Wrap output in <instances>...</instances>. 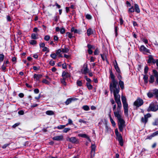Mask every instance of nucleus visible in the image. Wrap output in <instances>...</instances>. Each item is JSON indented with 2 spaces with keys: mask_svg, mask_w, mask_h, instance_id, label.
<instances>
[{
  "mask_svg": "<svg viewBox=\"0 0 158 158\" xmlns=\"http://www.w3.org/2000/svg\"><path fill=\"white\" fill-rule=\"evenodd\" d=\"M140 51L144 54H145L147 53H150L149 50L147 49L143 45H142L141 46L140 48Z\"/></svg>",
  "mask_w": 158,
  "mask_h": 158,
  "instance_id": "0eeeda50",
  "label": "nucleus"
},
{
  "mask_svg": "<svg viewBox=\"0 0 158 158\" xmlns=\"http://www.w3.org/2000/svg\"><path fill=\"white\" fill-rule=\"evenodd\" d=\"M56 54L55 53H53L50 55V56L53 59H55L56 56Z\"/></svg>",
  "mask_w": 158,
  "mask_h": 158,
  "instance_id": "58836bf2",
  "label": "nucleus"
},
{
  "mask_svg": "<svg viewBox=\"0 0 158 158\" xmlns=\"http://www.w3.org/2000/svg\"><path fill=\"white\" fill-rule=\"evenodd\" d=\"M38 35L35 33H32L31 35V38L33 39H36L38 38Z\"/></svg>",
  "mask_w": 158,
  "mask_h": 158,
  "instance_id": "6ab92c4d",
  "label": "nucleus"
},
{
  "mask_svg": "<svg viewBox=\"0 0 158 158\" xmlns=\"http://www.w3.org/2000/svg\"><path fill=\"white\" fill-rule=\"evenodd\" d=\"M34 92L36 94H38L39 92V91L38 89H35L34 90Z\"/></svg>",
  "mask_w": 158,
  "mask_h": 158,
  "instance_id": "680f3d73",
  "label": "nucleus"
},
{
  "mask_svg": "<svg viewBox=\"0 0 158 158\" xmlns=\"http://www.w3.org/2000/svg\"><path fill=\"white\" fill-rule=\"evenodd\" d=\"M50 36L49 35H46L44 37V39L45 40L48 41L50 39Z\"/></svg>",
  "mask_w": 158,
  "mask_h": 158,
  "instance_id": "c9c22d12",
  "label": "nucleus"
},
{
  "mask_svg": "<svg viewBox=\"0 0 158 158\" xmlns=\"http://www.w3.org/2000/svg\"><path fill=\"white\" fill-rule=\"evenodd\" d=\"M122 101L123 103L125 114L128 116V104L127 102L126 98L123 96H121Z\"/></svg>",
  "mask_w": 158,
  "mask_h": 158,
  "instance_id": "7ed1b4c3",
  "label": "nucleus"
},
{
  "mask_svg": "<svg viewBox=\"0 0 158 158\" xmlns=\"http://www.w3.org/2000/svg\"><path fill=\"white\" fill-rule=\"evenodd\" d=\"M154 94L153 93V92H152L151 91L147 93V96L149 98H151L154 95Z\"/></svg>",
  "mask_w": 158,
  "mask_h": 158,
  "instance_id": "5701e85b",
  "label": "nucleus"
},
{
  "mask_svg": "<svg viewBox=\"0 0 158 158\" xmlns=\"http://www.w3.org/2000/svg\"><path fill=\"white\" fill-rule=\"evenodd\" d=\"M86 85L88 89H91L92 88V86L89 83H87Z\"/></svg>",
  "mask_w": 158,
  "mask_h": 158,
  "instance_id": "c85d7f7f",
  "label": "nucleus"
},
{
  "mask_svg": "<svg viewBox=\"0 0 158 158\" xmlns=\"http://www.w3.org/2000/svg\"><path fill=\"white\" fill-rule=\"evenodd\" d=\"M42 82L46 84H47L48 85L49 84V82L46 79L43 80L42 81Z\"/></svg>",
  "mask_w": 158,
  "mask_h": 158,
  "instance_id": "49530a36",
  "label": "nucleus"
},
{
  "mask_svg": "<svg viewBox=\"0 0 158 158\" xmlns=\"http://www.w3.org/2000/svg\"><path fill=\"white\" fill-rule=\"evenodd\" d=\"M10 144H6L2 146V148H6Z\"/></svg>",
  "mask_w": 158,
  "mask_h": 158,
  "instance_id": "69168bd1",
  "label": "nucleus"
},
{
  "mask_svg": "<svg viewBox=\"0 0 158 158\" xmlns=\"http://www.w3.org/2000/svg\"><path fill=\"white\" fill-rule=\"evenodd\" d=\"M19 123H16L13 126H12V127L14 128H15L16 127L18 126H19Z\"/></svg>",
  "mask_w": 158,
  "mask_h": 158,
  "instance_id": "774afa93",
  "label": "nucleus"
},
{
  "mask_svg": "<svg viewBox=\"0 0 158 158\" xmlns=\"http://www.w3.org/2000/svg\"><path fill=\"white\" fill-rule=\"evenodd\" d=\"M73 100L72 98H69L65 102V103L66 105H68Z\"/></svg>",
  "mask_w": 158,
  "mask_h": 158,
  "instance_id": "a211bd4d",
  "label": "nucleus"
},
{
  "mask_svg": "<svg viewBox=\"0 0 158 158\" xmlns=\"http://www.w3.org/2000/svg\"><path fill=\"white\" fill-rule=\"evenodd\" d=\"M62 67L63 69H66L67 68L66 64L65 63H64L63 64H62Z\"/></svg>",
  "mask_w": 158,
  "mask_h": 158,
  "instance_id": "052dcab7",
  "label": "nucleus"
},
{
  "mask_svg": "<svg viewBox=\"0 0 158 158\" xmlns=\"http://www.w3.org/2000/svg\"><path fill=\"white\" fill-rule=\"evenodd\" d=\"M4 55L3 54H0V62H2L4 60Z\"/></svg>",
  "mask_w": 158,
  "mask_h": 158,
  "instance_id": "f704fd0d",
  "label": "nucleus"
},
{
  "mask_svg": "<svg viewBox=\"0 0 158 158\" xmlns=\"http://www.w3.org/2000/svg\"><path fill=\"white\" fill-rule=\"evenodd\" d=\"M133 26L134 27H135V26L137 27L138 26V24H137V23L135 21H133Z\"/></svg>",
  "mask_w": 158,
  "mask_h": 158,
  "instance_id": "338daca9",
  "label": "nucleus"
},
{
  "mask_svg": "<svg viewBox=\"0 0 158 158\" xmlns=\"http://www.w3.org/2000/svg\"><path fill=\"white\" fill-rule=\"evenodd\" d=\"M66 35H68L69 38H71L73 36H72V34L69 32H67L66 33Z\"/></svg>",
  "mask_w": 158,
  "mask_h": 158,
  "instance_id": "c03bdc74",
  "label": "nucleus"
},
{
  "mask_svg": "<svg viewBox=\"0 0 158 158\" xmlns=\"http://www.w3.org/2000/svg\"><path fill=\"white\" fill-rule=\"evenodd\" d=\"M143 103V100L142 99L139 98L135 102L134 105L137 107H139L142 105Z\"/></svg>",
  "mask_w": 158,
  "mask_h": 158,
  "instance_id": "39448f33",
  "label": "nucleus"
},
{
  "mask_svg": "<svg viewBox=\"0 0 158 158\" xmlns=\"http://www.w3.org/2000/svg\"><path fill=\"white\" fill-rule=\"evenodd\" d=\"M115 102L117 103L118 106L117 110L114 111V114L118 120V125L119 130L120 131L122 132L123 128L125 127V121L122 118L120 114L122 108V104L120 100L115 101Z\"/></svg>",
  "mask_w": 158,
  "mask_h": 158,
  "instance_id": "f03ea898",
  "label": "nucleus"
},
{
  "mask_svg": "<svg viewBox=\"0 0 158 158\" xmlns=\"http://www.w3.org/2000/svg\"><path fill=\"white\" fill-rule=\"evenodd\" d=\"M141 121L142 122L144 123L145 124L148 121V119L144 117H142L141 118Z\"/></svg>",
  "mask_w": 158,
  "mask_h": 158,
  "instance_id": "7c9ffc66",
  "label": "nucleus"
},
{
  "mask_svg": "<svg viewBox=\"0 0 158 158\" xmlns=\"http://www.w3.org/2000/svg\"><path fill=\"white\" fill-rule=\"evenodd\" d=\"M135 11L137 13H139L140 12V9L138 5L135 4Z\"/></svg>",
  "mask_w": 158,
  "mask_h": 158,
  "instance_id": "ddd939ff",
  "label": "nucleus"
},
{
  "mask_svg": "<svg viewBox=\"0 0 158 158\" xmlns=\"http://www.w3.org/2000/svg\"><path fill=\"white\" fill-rule=\"evenodd\" d=\"M82 109L88 111L89 110V108L88 106L85 105L82 107Z\"/></svg>",
  "mask_w": 158,
  "mask_h": 158,
  "instance_id": "a878e982",
  "label": "nucleus"
},
{
  "mask_svg": "<svg viewBox=\"0 0 158 158\" xmlns=\"http://www.w3.org/2000/svg\"><path fill=\"white\" fill-rule=\"evenodd\" d=\"M46 113L48 115H52L54 114V112L52 110H48L46 112Z\"/></svg>",
  "mask_w": 158,
  "mask_h": 158,
  "instance_id": "4be33fe9",
  "label": "nucleus"
},
{
  "mask_svg": "<svg viewBox=\"0 0 158 158\" xmlns=\"http://www.w3.org/2000/svg\"><path fill=\"white\" fill-rule=\"evenodd\" d=\"M158 110V105L155 104L154 103H152L150 104L148 108L149 111H155Z\"/></svg>",
  "mask_w": 158,
  "mask_h": 158,
  "instance_id": "20e7f679",
  "label": "nucleus"
},
{
  "mask_svg": "<svg viewBox=\"0 0 158 158\" xmlns=\"http://www.w3.org/2000/svg\"><path fill=\"white\" fill-rule=\"evenodd\" d=\"M43 48H44L42 49V51L43 52L47 51V52H49V50L47 47H45Z\"/></svg>",
  "mask_w": 158,
  "mask_h": 158,
  "instance_id": "37998d69",
  "label": "nucleus"
},
{
  "mask_svg": "<svg viewBox=\"0 0 158 158\" xmlns=\"http://www.w3.org/2000/svg\"><path fill=\"white\" fill-rule=\"evenodd\" d=\"M77 84L78 86H82V83L81 81H80L79 80H77Z\"/></svg>",
  "mask_w": 158,
  "mask_h": 158,
  "instance_id": "cd10ccee",
  "label": "nucleus"
},
{
  "mask_svg": "<svg viewBox=\"0 0 158 158\" xmlns=\"http://www.w3.org/2000/svg\"><path fill=\"white\" fill-rule=\"evenodd\" d=\"M128 11L129 13L133 12L134 11V9L133 8V7L132 6L129 9Z\"/></svg>",
  "mask_w": 158,
  "mask_h": 158,
  "instance_id": "473e14b6",
  "label": "nucleus"
},
{
  "mask_svg": "<svg viewBox=\"0 0 158 158\" xmlns=\"http://www.w3.org/2000/svg\"><path fill=\"white\" fill-rule=\"evenodd\" d=\"M62 76L63 78L66 79L67 78L70 77V75L68 73L64 71L62 73Z\"/></svg>",
  "mask_w": 158,
  "mask_h": 158,
  "instance_id": "9d476101",
  "label": "nucleus"
},
{
  "mask_svg": "<svg viewBox=\"0 0 158 158\" xmlns=\"http://www.w3.org/2000/svg\"><path fill=\"white\" fill-rule=\"evenodd\" d=\"M71 31L72 32H73L74 33H79L80 31L77 29H75L74 27H73L72 28Z\"/></svg>",
  "mask_w": 158,
  "mask_h": 158,
  "instance_id": "aec40b11",
  "label": "nucleus"
},
{
  "mask_svg": "<svg viewBox=\"0 0 158 158\" xmlns=\"http://www.w3.org/2000/svg\"><path fill=\"white\" fill-rule=\"evenodd\" d=\"M110 73L112 80V81L110 85V92L111 93L113 92L115 101L120 100V95L118 94L119 92V87L118 85V82L115 79V76L111 71H110Z\"/></svg>",
  "mask_w": 158,
  "mask_h": 158,
  "instance_id": "f257e3e1",
  "label": "nucleus"
},
{
  "mask_svg": "<svg viewBox=\"0 0 158 158\" xmlns=\"http://www.w3.org/2000/svg\"><path fill=\"white\" fill-rule=\"evenodd\" d=\"M94 53L95 55H97L99 53V51L97 49H95V51L94 52Z\"/></svg>",
  "mask_w": 158,
  "mask_h": 158,
  "instance_id": "4d7b16f0",
  "label": "nucleus"
},
{
  "mask_svg": "<svg viewBox=\"0 0 158 158\" xmlns=\"http://www.w3.org/2000/svg\"><path fill=\"white\" fill-rule=\"evenodd\" d=\"M143 78L144 80V82L146 83H147L148 82V76L145 75H144L143 76Z\"/></svg>",
  "mask_w": 158,
  "mask_h": 158,
  "instance_id": "72a5a7b5",
  "label": "nucleus"
},
{
  "mask_svg": "<svg viewBox=\"0 0 158 158\" xmlns=\"http://www.w3.org/2000/svg\"><path fill=\"white\" fill-rule=\"evenodd\" d=\"M68 124H73V121L70 118H69L68 119Z\"/></svg>",
  "mask_w": 158,
  "mask_h": 158,
  "instance_id": "13d9d810",
  "label": "nucleus"
},
{
  "mask_svg": "<svg viewBox=\"0 0 158 158\" xmlns=\"http://www.w3.org/2000/svg\"><path fill=\"white\" fill-rule=\"evenodd\" d=\"M92 151H95V146L94 144H92L91 146Z\"/></svg>",
  "mask_w": 158,
  "mask_h": 158,
  "instance_id": "5fc2aeb1",
  "label": "nucleus"
},
{
  "mask_svg": "<svg viewBox=\"0 0 158 158\" xmlns=\"http://www.w3.org/2000/svg\"><path fill=\"white\" fill-rule=\"evenodd\" d=\"M61 52H62V50L60 49H59L56 51V54L57 55H58Z\"/></svg>",
  "mask_w": 158,
  "mask_h": 158,
  "instance_id": "de8ad7c7",
  "label": "nucleus"
},
{
  "mask_svg": "<svg viewBox=\"0 0 158 158\" xmlns=\"http://www.w3.org/2000/svg\"><path fill=\"white\" fill-rule=\"evenodd\" d=\"M151 116V115L149 114H147L146 115H144V117L146 118H147V119L148 120V118H149Z\"/></svg>",
  "mask_w": 158,
  "mask_h": 158,
  "instance_id": "603ef678",
  "label": "nucleus"
},
{
  "mask_svg": "<svg viewBox=\"0 0 158 158\" xmlns=\"http://www.w3.org/2000/svg\"><path fill=\"white\" fill-rule=\"evenodd\" d=\"M89 72V69L88 68L87 65H86V66L84 68L83 72V73L84 74H86L88 73Z\"/></svg>",
  "mask_w": 158,
  "mask_h": 158,
  "instance_id": "f3484780",
  "label": "nucleus"
},
{
  "mask_svg": "<svg viewBox=\"0 0 158 158\" xmlns=\"http://www.w3.org/2000/svg\"><path fill=\"white\" fill-rule=\"evenodd\" d=\"M24 113V112L23 110H20L18 112V114L20 115H23Z\"/></svg>",
  "mask_w": 158,
  "mask_h": 158,
  "instance_id": "e2e57ef3",
  "label": "nucleus"
},
{
  "mask_svg": "<svg viewBox=\"0 0 158 158\" xmlns=\"http://www.w3.org/2000/svg\"><path fill=\"white\" fill-rule=\"evenodd\" d=\"M153 137V136L152 135H149V136H148L147 137V138L146 139H152V138Z\"/></svg>",
  "mask_w": 158,
  "mask_h": 158,
  "instance_id": "09e8293b",
  "label": "nucleus"
},
{
  "mask_svg": "<svg viewBox=\"0 0 158 158\" xmlns=\"http://www.w3.org/2000/svg\"><path fill=\"white\" fill-rule=\"evenodd\" d=\"M91 16L87 14L86 15V18L88 19H91Z\"/></svg>",
  "mask_w": 158,
  "mask_h": 158,
  "instance_id": "864d4df0",
  "label": "nucleus"
},
{
  "mask_svg": "<svg viewBox=\"0 0 158 158\" xmlns=\"http://www.w3.org/2000/svg\"><path fill=\"white\" fill-rule=\"evenodd\" d=\"M153 58L152 56L151 55H150L149 56V59L148 60V63H152V61L153 60Z\"/></svg>",
  "mask_w": 158,
  "mask_h": 158,
  "instance_id": "b1692460",
  "label": "nucleus"
},
{
  "mask_svg": "<svg viewBox=\"0 0 158 158\" xmlns=\"http://www.w3.org/2000/svg\"><path fill=\"white\" fill-rule=\"evenodd\" d=\"M119 85L121 89H123L124 88V84L123 81L120 80L119 81Z\"/></svg>",
  "mask_w": 158,
  "mask_h": 158,
  "instance_id": "dca6fc26",
  "label": "nucleus"
},
{
  "mask_svg": "<svg viewBox=\"0 0 158 158\" xmlns=\"http://www.w3.org/2000/svg\"><path fill=\"white\" fill-rule=\"evenodd\" d=\"M67 141H69L72 143H78V139H77L75 137H71V138H68L67 139Z\"/></svg>",
  "mask_w": 158,
  "mask_h": 158,
  "instance_id": "423d86ee",
  "label": "nucleus"
},
{
  "mask_svg": "<svg viewBox=\"0 0 158 158\" xmlns=\"http://www.w3.org/2000/svg\"><path fill=\"white\" fill-rule=\"evenodd\" d=\"M63 136L62 135L57 136L54 137L52 139L57 141L62 140L63 139Z\"/></svg>",
  "mask_w": 158,
  "mask_h": 158,
  "instance_id": "1a4fd4ad",
  "label": "nucleus"
},
{
  "mask_svg": "<svg viewBox=\"0 0 158 158\" xmlns=\"http://www.w3.org/2000/svg\"><path fill=\"white\" fill-rule=\"evenodd\" d=\"M65 32V30L64 28H62L60 30V33L61 34H64Z\"/></svg>",
  "mask_w": 158,
  "mask_h": 158,
  "instance_id": "a18cd8bd",
  "label": "nucleus"
},
{
  "mask_svg": "<svg viewBox=\"0 0 158 158\" xmlns=\"http://www.w3.org/2000/svg\"><path fill=\"white\" fill-rule=\"evenodd\" d=\"M148 70V68L147 66H146L144 69V73L145 74L147 73Z\"/></svg>",
  "mask_w": 158,
  "mask_h": 158,
  "instance_id": "4c0bfd02",
  "label": "nucleus"
},
{
  "mask_svg": "<svg viewBox=\"0 0 158 158\" xmlns=\"http://www.w3.org/2000/svg\"><path fill=\"white\" fill-rule=\"evenodd\" d=\"M62 52L63 53H67L69 51V49L68 48H62Z\"/></svg>",
  "mask_w": 158,
  "mask_h": 158,
  "instance_id": "bb28decb",
  "label": "nucleus"
},
{
  "mask_svg": "<svg viewBox=\"0 0 158 158\" xmlns=\"http://www.w3.org/2000/svg\"><path fill=\"white\" fill-rule=\"evenodd\" d=\"M29 43L30 44L32 45L35 44L37 43L36 41L35 40H31L29 42Z\"/></svg>",
  "mask_w": 158,
  "mask_h": 158,
  "instance_id": "e433bc0d",
  "label": "nucleus"
},
{
  "mask_svg": "<svg viewBox=\"0 0 158 158\" xmlns=\"http://www.w3.org/2000/svg\"><path fill=\"white\" fill-rule=\"evenodd\" d=\"M117 72L118 73H120L121 72H120V69L119 68V67H117L116 68H115Z\"/></svg>",
  "mask_w": 158,
  "mask_h": 158,
  "instance_id": "3c124183",
  "label": "nucleus"
},
{
  "mask_svg": "<svg viewBox=\"0 0 158 158\" xmlns=\"http://www.w3.org/2000/svg\"><path fill=\"white\" fill-rule=\"evenodd\" d=\"M154 77L153 75H151L150 77V80H149V82L152 83L154 82Z\"/></svg>",
  "mask_w": 158,
  "mask_h": 158,
  "instance_id": "412c9836",
  "label": "nucleus"
},
{
  "mask_svg": "<svg viewBox=\"0 0 158 158\" xmlns=\"http://www.w3.org/2000/svg\"><path fill=\"white\" fill-rule=\"evenodd\" d=\"M153 93L156 98L158 99V89H155L153 91Z\"/></svg>",
  "mask_w": 158,
  "mask_h": 158,
  "instance_id": "2eb2a0df",
  "label": "nucleus"
},
{
  "mask_svg": "<svg viewBox=\"0 0 158 158\" xmlns=\"http://www.w3.org/2000/svg\"><path fill=\"white\" fill-rule=\"evenodd\" d=\"M65 80L66 79H64L63 78L62 79H61V83L65 85H66V83L65 81Z\"/></svg>",
  "mask_w": 158,
  "mask_h": 158,
  "instance_id": "ea45409f",
  "label": "nucleus"
},
{
  "mask_svg": "<svg viewBox=\"0 0 158 158\" xmlns=\"http://www.w3.org/2000/svg\"><path fill=\"white\" fill-rule=\"evenodd\" d=\"M93 33L94 31L91 28H89L87 30V33L88 36H89L90 35L93 34Z\"/></svg>",
  "mask_w": 158,
  "mask_h": 158,
  "instance_id": "4468645a",
  "label": "nucleus"
},
{
  "mask_svg": "<svg viewBox=\"0 0 158 158\" xmlns=\"http://www.w3.org/2000/svg\"><path fill=\"white\" fill-rule=\"evenodd\" d=\"M66 127V125H60L57 127V128L59 129H61L64 128Z\"/></svg>",
  "mask_w": 158,
  "mask_h": 158,
  "instance_id": "2f4dec72",
  "label": "nucleus"
},
{
  "mask_svg": "<svg viewBox=\"0 0 158 158\" xmlns=\"http://www.w3.org/2000/svg\"><path fill=\"white\" fill-rule=\"evenodd\" d=\"M78 136L87 139L90 142L91 141L89 137L86 134H79Z\"/></svg>",
  "mask_w": 158,
  "mask_h": 158,
  "instance_id": "9b49d317",
  "label": "nucleus"
},
{
  "mask_svg": "<svg viewBox=\"0 0 158 158\" xmlns=\"http://www.w3.org/2000/svg\"><path fill=\"white\" fill-rule=\"evenodd\" d=\"M70 129L69 128H65L63 130V132L64 133H67L69 131Z\"/></svg>",
  "mask_w": 158,
  "mask_h": 158,
  "instance_id": "79ce46f5",
  "label": "nucleus"
},
{
  "mask_svg": "<svg viewBox=\"0 0 158 158\" xmlns=\"http://www.w3.org/2000/svg\"><path fill=\"white\" fill-rule=\"evenodd\" d=\"M117 137V139L118 140L119 143L121 146L123 145V140L122 139V136L120 134L116 135Z\"/></svg>",
  "mask_w": 158,
  "mask_h": 158,
  "instance_id": "6e6552de",
  "label": "nucleus"
},
{
  "mask_svg": "<svg viewBox=\"0 0 158 158\" xmlns=\"http://www.w3.org/2000/svg\"><path fill=\"white\" fill-rule=\"evenodd\" d=\"M85 79L88 82V83H89L91 82V80H90V79L87 77L85 76Z\"/></svg>",
  "mask_w": 158,
  "mask_h": 158,
  "instance_id": "6e6d98bb",
  "label": "nucleus"
},
{
  "mask_svg": "<svg viewBox=\"0 0 158 158\" xmlns=\"http://www.w3.org/2000/svg\"><path fill=\"white\" fill-rule=\"evenodd\" d=\"M42 75L40 74H35L34 75V77L36 79V81H39L41 78Z\"/></svg>",
  "mask_w": 158,
  "mask_h": 158,
  "instance_id": "f8f14e48",
  "label": "nucleus"
},
{
  "mask_svg": "<svg viewBox=\"0 0 158 158\" xmlns=\"http://www.w3.org/2000/svg\"><path fill=\"white\" fill-rule=\"evenodd\" d=\"M153 125H158V119H156L154 122L153 123Z\"/></svg>",
  "mask_w": 158,
  "mask_h": 158,
  "instance_id": "a19ab883",
  "label": "nucleus"
},
{
  "mask_svg": "<svg viewBox=\"0 0 158 158\" xmlns=\"http://www.w3.org/2000/svg\"><path fill=\"white\" fill-rule=\"evenodd\" d=\"M153 137L158 135V131H157L152 134Z\"/></svg>",
  "mask_w": 158,
  "mask_h": 158,
  "instance_id": "bf43d9fd",
  "label": "nucleus"
},
{
  "mask_svg": "<svg viewBox=\"0 0 158 158\" xmlns=\"http://www.w3.org/2000/svg\"><path fill=\"white\" fill-rule=\"evenodd\" d=\"M110 122L112 124V125L113 126H115L116 125L115 123V122H114V121L113 119L110 116Z\"/></svg>",
  "mask_w": 158,
  "mask_h": 158,
  "instance_id": "c756f323",
  "label": "nucleus"
},
{
  "mask_svg": "<svg viewBox=\"0 0 158 158\" xmlns=\"http://www.w3.org/2000/svg\"><path fill=\"white\" fill-rule=\"evenodd\" d=\"M40 47H41L44 48V47H45V44L44 43H43L40 44Z\"/></svg>",
  "mask_w": 158,
  "mask_h": 158,
  "instance_id": "0e129e2a",
  "label": "nucleus"
},
{
  "mask_svg": "<svg viewBox=\"0 0 158 158\" xmlns=\"http://www.w3.org/2000/svg\"><path fill=\"white\" fill-rule=\"evenodd\" d=\"M49 64L52 66H54L55 65V62L54 61L51 60L49 62Z\"/></svg>",
  "mask_w": 158,
  "mask_h": 158,
  "instance_id": "8fccbe9b",
  "label": "nucleus"
},
{
  "mask_svg": "<svg viewBox=\"0 0 158 158\" xmlns=\"http://www.w3.org/2000/svg\"><path fill=\"white\" fill-rule=\"evenodd\" d=\"M153 73L154 76L156 78L158 77V72L156 70H153Z\"/></svg>",
  "mask_w": 158,
  "mask_h": 158,
  "instance_id": "393cba45",
  "label": "nucleus"
}]
</instances>
